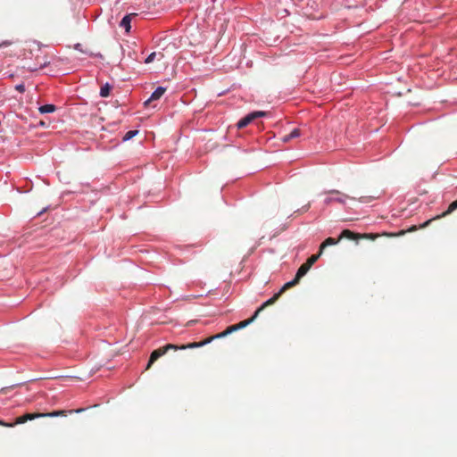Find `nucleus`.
I'll use <instances>...</instances> for the list:
<instances>
[{"mask_svg": "<svg viewBox=\"0 0 457 457\" xmlns=\"http://www.w3.org/2000/svg\"><path fill=\"white\" fill-rule=\"evenodd\" d=\"M41 412L38 413H26L22 416H20L16 419L15 422L13 424L5 423L4 421L0 420V425L5 426V427H12L17 424H23L27 422L28 420H33L37 418H41Z\"/></svg>", "mask_w": 457, "mask_h": 457, "instance_id": "nucleus-2", "label": "nucleus"}, {"mask_svg": "<svg viewBox=\"0 0 457 457\" xmlns=\"http://www.w3.org/2000/svg\"><path fill=\"white\" fill-rule=\"evenodd\" d=\"M281 295V294L279 292H278L277 294H275L271 298H270L269 300H267L266 302H264L254 312V317H257L259 315V313L267 306L269 305H271L273 304L278 299V297Z\"/></svg>", "mask_w": 457, "mask_h": 457, "instance_id": "nucleus-6", "label": "nucleus"}, {"mask_svg": "<svg viewBox=\"0 0 457 457\" xmlns=\"http://www.w3.org/2000/svg\"><path fill=\"white\" fill-rule=\"evenodd\" d=\"M55 106L54 104H44L39 107L40 113H52L55 111Z\"/></svg>", "mask_w": 457, "mask_h": 457, "instance_id": "nucleus-12", "label": "nucleus"}, {"mask_svg": "<svg viewBox=\"0 0 457 457\" xmlns=\"http://www.w3.org/2000/svg\"><path fill=\"white\" fill-rule=\"evenodd\" d=\"M155 55H156V53L155 52H153L151 53L145 60V63H151L152 62H154V58H155Z\"/></svg>", "mask_w": 457, "mask_h": 457, "instance_id": "nucleus-22", "label": "nucleus"}, {"mask_svg": "<svg viewBox=\"0 0 457 457\" xmlns=\"http://www.w3.org/2000/svg\"><path fill=\"white\" fill-rule=\"evenodd\" d=\"M215 338H216V337H214V336H213V337H209V338L205 339L204 341H202L201 343H204V345H207V344L211 343V342H212L213 339H215Z\"/></svg>", "mask_w": 457, "mask_h": 457, "instance_id": "nucleus-25", "label": "nucleus"}, {"mask_svg": "<svg viewBox=\"0 0 457 457\" xmlns=\"http://www.w3.org/2000/svg\"><path fill=\"white\" fill-rule=\"evenodd\" d=\"M6 45H8V43L4 42L3 44L0 45V47H2V46H6Z\"/></svg>", "mask_w": 457, "mask_h": 457, "instance_id": "nucleus-29", "label": "nucleus"}, {"mask_svg": "<svg viewBox=\"0 0 457 457\" xmlns=\"http://www.w3.org/2000/svg\"><path fill=\"white\" fill-rule=\"evenodd\" d=\"M311 268L306 265L305 263H303V265L300 266V268L298 269L297 272H296V275L295 277L300 280L301 278H303L310 270Z\"/></svg>", "mask_w": 457, "mask_h": 457, "instance_id": "nucleus-10", "label": "nucleus"}, {"mask_svg": "<svg viewBox=\"0 0 457 457\" xmlns=\"http://www.w3.org/2000/svg\"><path fill=\"white\" fill-rule=\"evenodd\" d=\"M457 209V200L456 201H453L452 204H450V205L448 206L447 210L443 212L442 215H438L436 217V219L438 218H441V217H445L446 215H449L451 214L453 211H455Z\"/></svg>", "mask_w": 457, "mask_h": 457, "instance_id": "nucleus-13", "label": "nucleus"}, {"mask_svg": "<svg viewBox=\"0 0 457 457\" xmlns=\"http://www.w3.org/2000/svg\"><path fill=\"white\" fill-rule=\"evenodd\" d=\"M341 237L335 239L333 237H328L320 246V254H322L323 250L328 245H337L340 241Z\"/></svg>", "mask_w": 457, "mask_h": 457, "instance_id": "nucleus-7", "label": "nucleus"}, {"mask_svg": "<svg viewBox=\"0 0 457 457\" xmlns=\"http://www.w3.org/2000/svg\"><path fill=\"white\" fill-rule=\"evenodd\" d=\"M166 92L163 87H158L151 95V96L145 102V105H148L150 102L160 99Z\"/></svg>", "mask_w": 457, "mask_h": 457, "instance_id": "nucleus-4", "label": "nucleus"}, {"mask_svg": "<svg viewBox=\"0 0 457 457\" xmlns=\"http://www.w3.org/2000/svg\"><path fill=\"white\" fill-rule=\"evenodd\" d=\"M300 135H301L300 129H294L289 134L284 136L282 137V140L284 142H288L291 139H294V138H296V137H300Z\"/></svg>", "mask_w": 457, "mask_h": 457, "instance_id": "nucleus-8", "label": "nucleus"}, {"mask_svg": "<svg viewBox=\"0 0 457 457\" xmlns=\"http://www.w3.org/2000/svg\"><path fill=\"white\" fill-rule=\"evenodd\" d=\"M298 282L299 279L295 277L293 280L287 282L278 292L282 295L286 290L298 284Z\"/></svg>", "mask_w": 457, "mask_h": 457, "instance_id": "nucleus-14", "label": "nucleus"}, {"mask_svg": "<svg viewBox=\"0 0 457 457\" xmlns=\"http://www.w3.org/2000/svg\"><path fill=\"white\" fill-rule=\"evenodd\" d=\"M429 222H430V220L426 221V222L423 224V227H426Z\"/></svg>", "mask_w": 457, "mask_h": 457, "instance_id": "nucleus-28", "label": "nucleus"}, {"mask_svg": "<svg viewBox=\"0 0 457 457\" xmlns=\"http://www.w3.org/2000/svg\"><path fill=\"white\" fill-rule=\"evenodd\" d=\"M343 236L352 237L353 234L350 230H344L342 233Z\"/></svg>", "mask_w": 457, "mask_h": 457, "instance_id": "nucleus-24", "label": "nucleus"}, {"mask_svg": "<svg viewBox=\"0 0 457 457\" xmlns=\"http://www.w3.org/2000/svg\"><path fill=\"white\" fill-rule=\"evenodd\" d=\"M42 417H58V416H65L66 411H54L52 412H41Z\"/></svg>", "mask_w": 457, "mask_h": 457, "instance_id": "nucleus-15", "label": "nucleus"}, {"mask_svg": "<svg viewBox=\"0 0 457 457\" xmlns=\"http://www.w3.org/2000/svg\"><path fill=\"white\" fill-rule=\"evenodd\" d=\"M83 411H84V409H77V410H71V411H69V412H71H71H78L79 413V412H81Z\"/></svg>", "mask_w": 457, "mask_h": 457, "instance_id": "nucleus-27", "label": "nucleus"}, {"mask_svg": "<svg viewBox=\"0 0 457 457\" xmlns=\"http://www.w3.org/2000/svg\"><path fill=\"white\" fill-rule=\"evenodd\" d=\"M328 193L337 194L339 196H337V197H326L325 200H324V204L326 205H329L333 202H337V203H339V204H345V199L349 198L348 195H344V194H342L341 192H339L337 190H331V191H328Z\"/></svg>", "mask_w": 457, "mask_h": 457, "instance_id": "nucleus-3", "label": "nucleus"}, {"mask_svg": "<svg viewBox=\"0 0 457 457\" xmlns=\"http://www.w3.org/2000/svg\"><path fill=\"white\" fill-rule=\"evenodd\" d=\"M253 120V119L251 116V113H249L237 122V128L243 129V128L246 127L247 125H249Z\"/></svg>", "mask_w": 457, "mask_h": 457, "instance_id": "nucleus-9", "label": "nucleus"}, {"mask_svg": "<svg viewBox=\"0 0 457 457\" xmlns=\"http://www.w3.org/2000/svg\"><path fill=\"white\" fill-rule=\"evenodd\" d=\"M237 324L232 325V326L228 327L227 329L224 330L223 332L215 335L214 337H224L228 336V334H230L234 331H237Z\"/></svg>", "mask_w": 457, "mask_h": 457, "instance_id": "nucleus-11", "label": "nucleus"}, {"mask_svg": "<svg viewBox=\"0 0 457 457\" xmlns=\"http://www.w3.org/2000/svg\"><path fill=\"white\" fill-rule=\"evenodd\" d=\"M170 349H174V350H177L178 349V346L175 345H171V344H168L166 345L165 346L163 347H161L157 350H154L151 355H150V359H149V361H148V364H147V369L157 360L159 359L161 356L164 355L168 350Z\"/></svg>", "mask_w": 457, "mask_h": 457, "instance_id": "nucleus-1", "label": "nucleus"}, {"mask_svg": "<svg viewBox=\"0 0 457 457\" xmlns=\"http://www.w3.org/2000/svg\"><path fill=\"white\" fill-rule=\"evenodd\" d=\"M138 133L137 130H129L123 137L124 141L133 138Z\"/></svg>", "mask_w": 457, "mask_h": 457, "instance_id": "nucleus-20", "label": "nucleus"}, {"mask_svg": "<svg viewBox=\"0 0 457 457\" xmlns=\"http://www.w3.org/2000/svg\"><path fill=\"white\" fill-rule=\"evenodd\" d=\"M255 319H256V317H254V314H253L252 318H250L248 320H245L243 321H240L239 323L237 324V330L245 328L250 323H252Z\"/></svg>", "mask_w": 457, "mask_h": 457, "instance_id": "nucleus-17", "label": "nucleus"}, {"mask_svg": "<svg viewBox=\"0 0 457 457\" xmlns=\"http://www.w3.org/2000/svg\"><path fill=\"white\" fill-rule=\"evenodd\" d=\"M16 88L21 91V92H23L24 91V86L23 85H19L16 87Z\"/></svg>", "mask_w": 457, "mask_h": 457, "instance_id": "nucleus-26", "label": "nucleus"}, {"mask_svg": "<svg viewBox=\"0 0 457 457\" xmlns=\"http://www.w3.org/2000/svg\"><path fill=\"white\" fill-rule=\"evenodd\" d=\"M265 115H266V113L264 112H262V111H257V112H251V116L253 117V120L256 119V118L263 117Z\"/></svg>", "mask_w": 457, "mask_h": 457, "instance_id": "nucleus-21", "label": "nucleus"}, {"mask_svg": "<svg viewBox=\"0 0 457 457\" xmlns=\"http://www.w3.org/2000/svg\"><path fill=\"white\" fill-rule=\"evenodd\" d=\"M310 206H311V204H308L303 206L302 209L298 210L297 212H305L309 210Z\"/></svg>", "mask_w": 457, "mask_h": 457, "instance_id": "nucleus-23", "label": "nucleus"}, {"mask_svg": "<svg viewBox=\"0 0 457 457\" xmlns=\"http://www.w3.org/2000/svg\"><path fill=\"white\" fill-rule=\"evenodd\" d=\"M136 13H129L125 15L120 22V27L123 28L127 33L130 31L131 29V20L132 17L136 16Z\"/></svg>", "mask_w": 457, "mask_h": 457, "instance_id": "nucleus-5", "label": "nucleus"}, {"mask_svg": "<svg viewBox=\"0 0 457 457\" xmlns=\"http://www.w3.org/2000/svg\"><path fill=\"white\" fill-rule=\"evenodd\" d=\"M204 343L195 342V343L188 344L187 345H181L179 347L178 346V349L195 348V347H200V346H204Z\"/></svg>", "mask_w": 457, "mask_h": 457, "instance_id": "nucleus-19", "label": "nucleus"}, {"mask_svg": "<svg viewBox=\"0 0 457 457\" xmlns=\"http://www.w3.org/2000/svg\"><path fill=\"white\" fill-rule=\"evenodd\" d=\"M111 88H112V87L108 83H106L105 85L101 87L100 96L102 97H107L110 95Z\"/></svg>", "mask_w": 457, "mask_h": 457, "instance_id": "nucleus-16", "label": "nucleus"}, {"mask_svg": "<svg viewBox=\"0 0 457 457\" xmlns=\"http://www.w3.org/2000/svg\"><path fill=\"white\" fill-rule=\"evenodd\" d=\"M321 254H320V252L317 254L312 255L307 262H305L306 265H308L310 268L318 261Z\"/></svg>", "mask_w": 457, "mask_h": 457, "instance_id": "nucleus-18", "label": "nucleus"}]
</instances>
